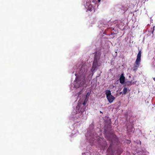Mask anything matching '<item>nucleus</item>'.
I'll use <instances>...</instances> for the list:
<instances>
[{
	"mask_svg": "<svg viewBox=\"0 0 155 155\" xmlns=\"http://www.w3.org/2000/svg\"><path fill=\"white\" fill-rule=\"evenodd\" d=\"M124 83L126 86H128L132 85L133 84H134L135 83L133 82L132 81H126L124 82Z\"/></svg>",
	"mask_w": 155,
	"mask_h": 155,
	"instance_id": "9d476101",
	"label": "nucleus"
},
{
	"mask_svg": "<svg viewBox=\"0 0 155 155\" xmlns=\"http://www.w3.org/2000/svg\"><path fill=\"white\" fill-rule=\"evenodd\" d=\"M86 6L88 7V9L89 10H90L92 8V6L91 4V1H90L86 3Z\"/></svg>",
	"mask_w": 155,
	"mask_h": 155,
	"instance_id": "9b49d317",
	"label": "nucleus"
},
{
	"mask_svg": "<svg viewBox=\"0 0 155 155\" xmlns=\"http://www.w3.org/2000/svg\"><path fill=\"white\" fill-rule=\"evenodd\" d=\"M122 152L123 150L122 149H120V150L119 149H118V150L117 151V153L118 155H120Z\"/></svg>",
	"mask_w": 155,
	"mask_h": 155,
	"instance_id": "4468645a",
	"label": "nucleus"
},
{
	"mask_svg": "<svg viewBox=\"0 0 155 155\" xmlns=\"http://www.w3.org/2000/svg\"><path fill=\"white\" fill-rule=\"evenodd\" d=\"M154 28H155V27H154V26H153V31H152V33H153V31H154Z\"/></svg>",
	"mask_w": 155,
	"mask_h": 155,
	"instance_id": "2eb2a0df",
	"label": "nucleus"
},
{
	"mask_svg": "<svg viewBox=\"0 0 155 155\" xmlns=\"http://www.w3.org/2000/svg\"><path fill=\"white\" fill-rule=\"evenodd\" d=\"M92 2H93V3H95V0H92Z\"/></svg>",
	"mask_w": 155,
	"mask_h": 155,
	"instance_id": "dca6fc26",
	"label": "nucleus"
},
{
	"mask_svg": "<svg viewBox=\"0 0 155 155\" xmlns=\"http://www.w3.org/2000/svg\"><path fill=\"white\" fill-rule=\"evenodd\" d=\"M75 80L76 83H74L75 86L77 87H82L85 83L84 78L82 80H79V78L76 77Z\"/></svg>",
	"mask_w": 155,
	"mask_h": 155,
	"instance_id": "f03ea898",
	"label": "nucleus"
},
{
	"mask_svg": "<svg viewBox=\"0 0 155 155\" xmlns=\"http://www.w3.org/2000/svg\"><path fill=\"white\" fill-rule=\"evenodd\" d=\"M129 78H131V76H129Z\"/></svg>",
	"mask_w": 155,
	"mask_h": 155,
	"instance_id": "6ab92c4d",
	"label": "nucleus"
},
{
	"mask_svg": "<svg viewBox=\"0 0 155 155\" xmlns=\"http://www.w3.org/2000/svg\"><path fill=\"white\" fill-rule=\"evenodd\" d=\"M141 51L140 50L139 51L137 55V58L136 61H141Z\"/></svg>",
	"mask_w": 155,
	"mask_h": 155,
	"instance_id": "1a4fd4ad",
	"label": "nucleus"
},
{
	"mask_svg": "<svg viewBox=\"0 0 155 155\" xmlns=\"http://www.w3.org/2000/svg\"><path fill=\"white\" fill-rule=\"evenodd\" d=\"M112 143L110 144V146L108 148L107 151L108 154H113V151L112 149Z\"/></svg>",
	"mask_w": 155,
	"mask_h": 155,
	"instance_id": "6e6552de",
	"label": "nucleus"
},
{
	"mask_svg": "<svg viewBox=\"0 0 155 155\" xmlns=\"http://www.w3.org/2000/svg\"><path fill=\"white\" fill-rule=\"evenodd\" d=\"M120 83L123 84L125 82V77L124 76V73L121 74L119 78Z\"/></svg>",
	"mask_w": 155,
	"mask_h": 155,
	"instance_id": "0eeeda50",
	"label": "nucleus"
},
{
	"mask_svg": "<svg viewBox=\"0 0 155 155\" xmlns=\"http://www.w3.org/2000/svg\"><path fill=\"white\" fill-rule=\"evenodd\" d=\"M140 61L136 60L134 64L133 67V71H136L137 70L140 64Z\"/></svg>",
	"mask_w": 155,
	"mask_h": 155,
	"instance_id": "20e7f679",
	"label": "nucleus"
},
{
	"mask_svg": "<svg viewBox=\"0 0 155 155\" xmlns=\"http://www.w3.org/2000/svg\"><path fill=\"white\" fill-rule=\"evenodd\" d=\"M105 94L108 101L110 103H112L115 99V97L111 94L110 90H107L105 91Z\"/></svg>",
	"mask_w": 155,
	"mask_h": 155,
	"instance_id": "7ed1b4c3",
	"label": "nucleus"
},
{
	"mask_svg": "<svg viewBox=\"0 0 155 155\" xmlns=\"http://www.w3.org/2000/svg\"><path fill=\"white\" fill-rule=\"evenodd\" d=\"M85 100L81 102V101L79 100L78 101V105L76 107V111L77 113H80L81 115L82 114L83 112L85 109L84 107L85 105L86 104V102L85 101Z\"/></svg>",
	"mask_w": 155,
	"mask_h": 155,
	"instance_id": "f257e3e1",
	"label": "nucleus"
},
{
	"mask_svg": "<svg viewBox=\"0 0 155 155\" xmlns=\"http://www.w3.org/2000/svg\"><path fill=\"white\" fill-rule=\"evenodd\" d=\"M127 88L126 87H124L123 89V91L121 92V93H123V94H125L127 93Z\"/></svg>",
	"mask_w": 155,
	"mask_h": 155,
	"instance_id": "ddd939ff",
	"label": "nucleus"
},
{
	"mask_svg": "<svg viewBox=\"0 0 155 155\" xmlns=\"http://www.w3.org/2000/svg\"><path fill=\"white\" fill-rule=\"evenodd\" d=\"M100 113H103L101 111H100Z\"/></svg>",
	"mask_w": 155,
	"mask_h": 155,
	"instance_id": "a211bd4d",
	"label": "nucleus"
},
{
	"mask_svg": "<svg viewBox=\"0 0 155 155\" xmlns=\"http://www.w3.org/2000/svg\"><path fill=\"white\" fill-rule=\"evenodd\" d=\"M98 61H95V60H94L93 63V66L92 68V69L94 68V69H95V68L97 67V65Z\"/></svg>",
	"mask_w": 155,
	"mask_h": 155,
	"instance_id": "f8f14e48",
	"label": "nucleus"
},
{
	"mask_svg": "<svg viewBox=\"0 0 155 155\" xmlns=\"http://www.w3.org/2000/svg\"><path fill=\"white\" fill-rule=\"evenodd\" d=\"M101 0H98V2H100Z\"/></svg>",
	"mask_w": 155,
	"mask_h": 155,
	"instance_id": "f3484780",
	"label": "nucleus"
},
{
	"mask_svg": "<svg viewBox=\"0 0 155 155\" xmlns=\"http://www.w3.org/2000/svg\"><path fill=\"white\" fill-rule=\"evenodd\" d=\"M101 55V53L100 52H97L94 55V60H95V61H98L99 60L100 58V57Z\"/></svg>",
	"mask_w": 155,
	"mask_h": 155,
	"instance_id": "39448f33",
	"label": "nucleus"
},
{
	"mask_svg": "<svg viewBox=\"0 0 155 155\" xmlns=\"http://www.w3.org/2000/svg\"><path fill=\"white\" fill-rule=\"evenodd\" d=\"M87 71V70L86 68H85V66H83L81 67L80 72L83 75H85Z\"/></svg>",
	"mask_w": 155,
	"mask_h": 155,
	"instance_id": "423d86ee",
	"label": "nucleus"
}]
</instances>
